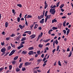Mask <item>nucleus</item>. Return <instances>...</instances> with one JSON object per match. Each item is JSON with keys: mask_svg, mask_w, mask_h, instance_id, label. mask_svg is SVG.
Here are the masks:
<instances>
[{"mask_svg": "<svg viewBox=\"0 0 73 73\" xmlns=\"http://www.w3.org/2000/svg\"><path fill=\"white\" fill-rule=\"evenodd\" d=\"M44 14H45V11H44L43 13V15H41L40 16H38V20H41V19L44 18Z\"/></svg>", "mask_w": 73, "mask_h": 73, "instance_id": "1", "label": "nucleus"}, {"mask_svg": "<svg viewBox=\"0 0 73 73\" xmlns=\"http://www.w3.org/2000/svg\"><path fill=\"white\" fill-rule=\"evenodd\" d=\"M1 52H2V53H5V52L6 51V49H5V47L2 48L1 49Z\"/></svg>", "mask_w": 73, "mask_h": 73, "instance_id": "2", "label": "nucleus"}, {"mask_svg": "<svg viewBox=\"0 0 73 73\" xmlns=\"http://www.w3.org/2000/svg\"><path fill=\"white\" fill-rule=\"evenodd\" d=\"M32 64L31 62H26L25 63V66H27L28 65H31Z\"/></svg>", "mask_w": 73, "mask_h": 73, "instance_id": "3", "label": "nucleus"}, {"mask_svg": "<svg viewBox=\"0 0 73 73\" xmlns=\"http://www.w3.org/2000/svg\"><path fill=\"white\" fill-rule=\"evenodd\" d=\"M44 19L43 18V19H42L40 21V23L41 24H44Z\"/></svg>", "mask_w": 73, "mask_h": 73, "instance_id": "4", "label": "nucleus"}, {"mask_svg": "<svg viewBox=\"0 0 73 73\" xmlns=\"http://www.w3.org/2000/svg\"><path fill=\"white\" fill-rule=\"evenodd\" d=\"M19 27L20 28V29H23L25 27V26L23 25H23H20L19 26Z\"/></svg>", "mask_w": 73, "mask_h": 73, "instance_id": "5", "label": "nucleus"}, {"mask_svg": "<svg viewBox=\"0 0 73 73\" xmlns=\"http://www.w3.org/2000/svg\"><path fill=\"white\" fill-rule=\"evenodd\" d=\"M28 54H29V55H32V54H34V53L33 52V51L32 50L29 51Z\"/></svg>", "mask_w": 73, "mask_h": 73, "instance_id": "6", "label": "nucleus"}, {"mask_svg": "<svg viewBox=\"0 0 73 73\" xmlns=\"http://www.w3.org/2000/svg\"><path fill=\"white\" fill-rule=\"evenodd\" d=\"M30 37L31 38V39L34 38L35 37H36V35H33L30 36Z\"/></svg>", "mask_w": 73, "mask_h": 73, "instance_id": "7", "label": "nucleus"}, {"mask_svg": "<svg viewBox=\"0 0 73 73\" xmlns=\"http://www.w3.org/2000/svg\"><path fill=\"white\" fill-rule=\"evenodd\" d=\"M27 53V51L25 50H23L21 52V54H26Z\"/></svg>", "mask_w": 73, "mask_h": 73, "instance_id": "8", "label": "nucleus"}, {"mask_svg": "<svg viewBox=\"0 0 73 73\" xmlns=\"http://www.w3.org/2000/svg\"><path fill=\"white\" fill-rule=\"evenodd\" d=\"M26 19H29V18H32V16L31 15H28L26 17Z\"/></svg>", "mask_w": 73, "mask_h": 73, "instance_id": "9", "label": "nucleus"}, {"mask_svg": "<svg viewBox=\"0 0 73 73\" xmlns=\"http://www.w3.org/2000/svg\"><path fill=\"white\" fill-rule=\"evenodd\" d=\"M54 11H56L55 8H54L53 9H51L50 10V13L52 12H54Z\"/></svg>", "mask_w": 73, "mask_h": 73, "instance_id": "10", "label": "nucleus"}, {"mask_svg": "<svg viewBox=\"0 0 73 73\" xmlns=\"http://www.w3.org/2000/svg\"><path fill=\"white\" fill-rule=\"evenodd\" d=\"M48 19V15H47L45 19L44 23H46L47 22V20Z\"/></svg>", "mask_w": 73, "mask_h": 73, "instance_id": "11", "label": "nucleus"}, {"mask_svg": "<svg viewBox=\"0 0 73 73\" xmlns=\"http://www.w3.org/2000/svg\"><path fill=\"white\" fill-rule=\"evenodd\" d=\"M55 22H57V20L56 19H54L53 20H52V23H54Z\"/></svg>", "mask_w": 73, "mask_h": 73, "instance_id": "12", "label": "nucleus"}, {"mask_svg": "<svg viewBox=\"0 0 73 73\" xmlns=\"http://www.w3.org/2000/svg\"><path fill=\"white\" fill-rule=\"evenodd\" d=\"M28 50H33V47H31L28 48Z\"/></svg>", "mask_w": 73, "mask_h": 73, "instance_id": "13", "label": "nucleus"}, {"mask_svg": "<svg viewBox=\"0 0 73 73\" xmlns=\"http://www.w3.org/2000/svg\"><path fill=\"white\" fill-rule=\"evenodd\" d=\"M8 23L7 22H6L5 23V27L6 28H7L8 27Z\"/></svg>", "mask_w": 73, "mask_h": 73, "instance_id": "14", "label": "nucleus"}, {"mask_svg": "<svg viewBox=\"0 0 73 73\" xmlns=\"http://www.w3.org/2000/svg\"><path fill=\"white\" fill-rule=\"evenodd\" d=\"M38 25L35 24V26L34 27V29H37V27H38Z\"/></svg>", "mask_w": 73, "mask_h": 73, "instance_id": "15", "label": "nucleus"}, {"mask_svg": "<svg viewBox=\"0 0 73 73\" xmlns=\"http://www.w3.org/2000/svg\"><path fill=\"white\" fill-rule=\"evenodd\" d=\"M23 63H20V65L19 66V68H21L22 67V66H23Z\"/></svg>", "mask_w": 73, "mask_h": 73, "instance_id": "16", "label": "nucleus"}, {"mask_svg": "<svg viewBox=\"0 0 73 73\" xmlns=\"http://www.w3.org/2000/svg\"><path fill=\"white\" fill-rule=\"evenodd\" d=\"M20 69L19 68H16V72H20Z\"/></svg>", "mask_w": 73, "mask_h": 73, "instance_id": "17", "label": "nucleus"}, {"mask_svg": "<svg viewBox=\"0 0 73 73\" xmlns=\"http://www.w3.org/2000/svg\"><path fill=\"white\" fill-rule=\"evenodd\" d=\"M25 40H26V37H24L22 38L21 40V41H25Z\"/></svg>", "mask_w": 73, "mask_h": 73, "instance_id": "18", "label": "nucleus"}, {"mask_svg": "<svg viewBox=\"0 0 73 73\" xmlns=\"http://www.w3.org/2000/svg\"><path fill=\"white\" fill-rule=\"evenodd\" d=\"M72 51H70V52L69 55L68 56V57H70L71 56H72Z\"/></svg>", "mask_w": 73, "mask_h": 73, "instance_id": "19", "label": "nucleus"}, {"mask_svg": "<svg viewBox=\"0 0 73 73\" xmlns=\"http://www.w3.org/2000/svg\"><path fill=\"white\" fill-rule=\"evenodd\" d=\"M12 13H13V15H16V12L15 11V10H12Z\"/></svg>", "mask_w": 73, "mask_h": 73, "instance_id": "20", "label": "nucleus"}, {"mask_svg": "<svg viewBox=\"0 0 73 73\" xmlns=\"http://www.w3.org/2000/svg\"><path fill=\"white\" fill-rule=\"evenodd\" d=\"M52 31H53V30L52 29H51L49 31H48V34L49 35H50L51 34V32H52Z\"/></svg>", "mask_w": 73, "mask_h": 73, "instance_id": "21", "label": "nucleus"}, {"mask_svg": "<svg viewBox=\"0 0 73 73\" xmlns=\"http://www.w3.org/2000/svg\"><path fill=\"white\" fill-rule=\"evenodd\" d=\"M64 6V4H62V5H61L59 7L61 9Z\"/></svg>", "mask_w": 73, "mask_h": 73, "instance_id": "22", "label": "nucleus"}, {"mask_svg": "<svg viewBox=\"0 0 73 73\" xmlns=\"http://www.w3.org/2000/svg\"><path fill=\"white\" fill-rule=\"evenodd\" d=\"M18 57H19V56H17L14 58L13 60H17V59Z\"/></svg>", "mask_w": 73, "mask_h": 73, "instance_id": "23", "label": "nucleus"}, {"mask_svg": "<svg viewBox=\"0 0 73 73\" xmlns=\"http://www.w3.org/2000/svg\"><path fill=\"white\" fill-rule=\"evenodd\" d=\"M17 5L20 8H21V7H22V5H21V4H18Z\"/></svg>", "mask_w": 73, "mask_h": 73, "instance_id": "24", "label": "nucleus"}, {"mask_svg": "<svg viewBox=\"0 0 73 73\" xmlns=\"http://www.w3.org/2000/svg\"><path fill=\"white\" fill-rule=\"evenodd\" d=\"M4 69V68L3 67L1 68H0V72H2Z\"/></svg>", "mask_w": 73, "mask_h": 73, "instance_id": "25", "label": "nucleus"}, {"mask_svg": "<svg viewBox=\"0 0 73 73\" xmlns=\"http://www.w3.org/2000/svg\"><path fill=\"white\" fill-rule=\"evenodd\" d=\"M11 46L12 47H13V48H15V46H15V45H13V44H12V43H11Z\"/></svg>", "mask_w": 73, "mask_h": 73, "instance_id": "26", "label": "nucleus"}, {"mask_svg": "<svg viewBox=\"0 0 73 73\" xmlns=\"http://www.w3.org/2000/svg\"><path fill=\"white\" fill-rule=\"evenodd\" d=\"M9 70H11L12 68V65H9Z\"/></svg>", "mask_w": 73, "mask_h": 73, "instance_id": "27", "label": "nucleus"}, {"mask_svg": "<svg viewBox=\"0 0 73 73\" xmlns=\"http://www.w3.org/2000/svg\"><path fill=\"white\" fill-rule=\"evenodd\" d=\"M59 49H60V45H58L57 47V48L56 50V51H58V50H59Z\"/></svg>", "mask_w": 73, "mask_h": 73, "instance_id": "28", "label": "nucleus"}, {"mask_svg": "<svg viewBox=\"0 0 73 73\" xmlns=\"http://www.w3.org/2000/svg\"><path fill=\"white\" fill-rule=\"evenodd\" d=\"M38 46L40 48H42V46H43V45H42L41 44H40L38 45Z\"/></svg>", "mask_w": 73, "mask_h": 73, "instance_id": "29", "label": "nucleus"}, {"mask_svg": "<svg viewBox=\"0 0 73 73\" xmlns=\"http://www.w3.org/2000/svg\"><path fill=\"white\" fill-rule=\"evenodd\" d=\"M58 65H59V66H61V62L59 60L58 62Z\"/></svg>", "mask_w": 73, "mask_h": 73, "instance_id": "30", "label": "nucleus"}, {"mask_svg": "<svg viewBox=\"0 0 73 73\" xmlns=\"http://www.w3.org/2000/svg\"><path fill=\"white\" fill-rule=\"evenodd\" d=\"M52 29L53 30H56L57 29V27H53L52 28Z\"/></svg>", "mask_w": 73, "mask_h": 73, "instance_id": "31", "label": "nucleus"}, {"mask_svg": "<svg viewBox=\"0 0 73 73\" xmlns=\"http://www.w3.org/2000/svg\"><path fill=\"white\" fill-rule=\"evenodd\" d=\"M11 37H15V36H16V35L14 34H12L11 35Z\"/></svg>", "mask_w": 73, "mask_h": 73, "instance_id": "32", "label": "nucleus"}, {"mask_svg": "<svg viewBox=\"0 0 73 73\" xmlns=\"http://www.w3.org/2000/svg\"><path fill=\"white\" fill-rule=\"evenodd\" d=\"M66 24V21H64V22L63 23V25L64 27H66V25H65Z\"/></svg>", "mask_w": 73, "mask_h": 73, "instance_id": "33", "label": "nucleus"}, {"mask_svg": "<svg viewBox=\"0 0 73 73\" xmlns=\"http://www.w3.org/2000/svg\"><path fill=\"white\" fill-rule=\"evenodd\" d=\"M22 71H25L26 70V69H25V67H22Z\"/></svg>", "mask_w": 73, "mask_h": 73, "instance_id": "34", "label": "nucleus"}, {"mask_svg": "<svg viewBox=\"0 0 73 73\" xmlns=\"http://www.w3.org/2000/svg\"><path fill=\"white\" fill-rule=\"evenodd\" d=\"M11 49V46H9L8 47L7 50H10Z\"/></svg>", "mask_w": 73, "mask_h": 73, "instance_id": "35", "label": "nucleus"}, {"mask_svg": "<svg viewBox=\"0 0 73 73\" xmlns=\"http://www.w3.org/2000/svg\"><path fill=\"white\" fill-rule=\"evenodd\" d=\"M42 59H38L37 61L38 62H41L42 61Z\"/></svg>", "mask_w": 73, "mask_h": 73, "instance_id": "36", "label": "nucleus"}, {"mask_svg": "<svg viewBox=\"0 0 73 73\" xmlns=\"http://www.w3.org/2000/svg\"><path fill=\"white\" fill-rule=\"evenodd\" d=\"M17 20L18 21V22H19L20 21V17H18L17 19Z\"/></svg>", "mask_w": 73, "mask_h": 73, "instance_id": "37", "label": "nucleus"}, {"mask_svg": "<svg viewBox=\"0 0 73 73\" xmlns=\"http://www.w3.org/2000/svg\"><path fill=\"white\" fill-rule=\"evenodd\" d=\"M12 63L13 65H15V64H16V61H15V60L14 61H13L12 62Z\"/></svg>", "mask_w": 73, "mask_h": 73, "instance_id": "38", "label": "nucleus"}, {"mask_svg": "<svg viewBox=\"0 0 73 73\" xmlns=\"http://www.w3.org/2000/svg\"><path fill=\"white\" fill-rule=\"evenodd\" d=\"M55 42L56 44V45H57V44H58V42L57 39L56 40V41Z\"/></svg>", "mask_w": 73, "mask_h": 73, "instance_id": "39", "label": "nucleus"}, {"mask_svg": "<svg viewBox=\"0 0 73 73\" xmlns=\"http://www.w3.org/2000/svg\"><path fill=\"white\" fill-rule=\"evenodd\" d=\"M1 45L2 46H4L5 45V43H4V42H1Z\"/></svg>", "mask_w": 73, "mask_h": 73, "instance_id": "40", "label": "nucleus"}, {"mask_svg": "<svg viewBox=\"0 0 73 73\" xmlns=\"http://www.w3.org/2000/svg\"><path fill=\"white\" fill-rule=\"evenodd\" d=\"M37 54L38 55H39V54H40V51L39 50V51H37Z\"/></svg>", "mask_w": 73, "mask_h": 73, "instance_id": "41", "label": "nucleus"}, {"mask_svg": "<svg viewBox=\"0 0 73 73\" xmlns=\"http://www.w3.org/2000/svg\"><path fill=\"white\" fill-rule=\"evenodd\" d=\"M47 13H48V11H46L45 13V14L44 15V16H45V17H46V16H47Z\"/></svg>", "mask_w": 73, "mask_h": 73, "instance_id": "42", "label": "nucleus"}, {"mask_svg": "<svg viewBox=\"0 0 73 73\" xmlns=\"http://www.w3.org/2000/svg\"><path fill=\"white\" fill-rule=\"evenodd\" d=\"M16 50H13L12 51H11V52L13 54L15 52Z\"/></svg>", "mask_w": 73, "mask_h": 73, "instance_id": "43", "label": "nucleus"}, {"mask_svg": "<svg viewBox=\"0 0 73 73\" xmlns=\"http://www.w3.org/2000/svg\"><path fill=\"white\" fill-rule=\"evenodd\" d=\"M27 34H28L29 35H31V31H28Z\"/></svg>", "mask_w": 73, "mask_h": 73, "instance_id": "44", "label": "nucleus"}, {"mask_svg": "<svg viewBox=\"0 0 73 73\" xmlns=\"http://www.w3.org/2000/svg\"><path fill=\"white\" fill-rule=\"evenodd\" d=\"M21 38V35H19L17 37V38L18 40H19V38Z\"/></svg>", "mask_w": 73, "mask_h": 73, "instance_id": "45", "label": "nucleus"}, {"mask_svg": "<svg viewBox=\"0 0 73 73\" xmlns=\"http://www.w3.org/2000/svg\"><path fill=\"white\" fill-rule=\"evenodd\" d=\"M50 39H47L46 40V42H48L49 40H50Z\"/></svg>", "mask_w": 73, "mask_h": 73, "instance_id": "46", "label": "nucleus"}, {"mask_svg": "<svg viewBox=\"0 0 73 73\" xmlns=\"http://www.w3.org/2000/svg\"><path fill=\"white\" fill-rule=\"evenodd\" d=\"M36 70H37L38 73H41V71L40 70L36 69Z\"/></svg>", "mask_w": 73, "mask_h": 73, "instance_id": "47", "label": "nucleus"}, {"mask_svg": "<svg viewBox=\"0 0 73 73\" xmlns=\"http://www.w3.org/2000/svg\"><path fill=\"white\" fill-rule=\"evenodd\" d=\"M34 60V58H32L30 59L29 60V61H33V60Z\"/></svg>", "mask_w": 73, "mask_h": 73, "instance_id": "48", "label": "nucleus"}, {"mask_svg": "<svg viewBox=\"0 0 73 73\" xmlns=\"http://www.w3.org/2000/svg\"><path fill=\"white\" fill-rule=\"evenodd\" d=\"M59 4H60V2H58L57 3V4H56V7H58V6L59 5Z\"/></svg>", "mask_w": 73, "mask_h": 73, "instance_id": "49", "label": "nucleus"}, {"mask_svg": "<svg viewBox=\"0 0 73 73\" xmlns=\"http://www.w3.org/2000/svg\"><path fill=\"white\" fill-rule=\"evenodd\" d=\"M56 49L55 48L54 49V50H53L52 51V52L53 53H54V52L56 51Z\"/></svg>", "mask_w": 73, "mask_h": 73, "instance_id": "50", "label": "nucleus"}, {"mask_svg": "<svg viewBox=\"0 0 73 73\" xmlns=\"http://www.w3.org/2000/svg\"><path fill=\"white\" fill-rule=\"evenodd\" d=\"M26 23H25V24L26 25H27V26H28V22H27V20L25 21Z\"/></svg>", "mask_w": 73, "mask_h": 73, "instance_id": "51", "label": "nucleus"}, {"mask_svg": "<svg viewBox=\"0 0 73 73\" xmlns=\"http://www.w3.org/2000/svg\"><path fill=\"white\" fill-rule=\"evenodd\" d=\"M50 17H51V15H48V19H49L50 18Z\"/></svg>", "mask_w": 73, "mask_h": 73, "instance_id": "52", "label": "nucleus"}, {"mask_svg": "<svg viewBox=\"0 0 73 73\" xmlns=\"http://www.w3.org/2000/svg\"><path fill=\"white\" fill-rule=\"evenodd\" d=\"M44 54H43L41 55V57H42V58H44Z\"/></svg>", "mask_w": 73, "mask_h": 73, "instance_id": "53", "label": "nucleus"}, {"mask_svg": "<svg viewBox=\"0 0 73 73\" xmlns=\"http://www.w3.org/2000/svg\"><path fill=\"white\" fill-rule=\"evenodd\" d=\"M21 47V48H23V47H24V45L23 44H21V46H20Z\"/></svg>", "mask_w": 73, "mask_h": 73, "instance_id": "54", "label": "nucleus"}, {"mask_svg": "<svg viewBox=\"0 0 73 73\" xmlns=\"http://www.w3.org/2000/svg\"><path fill=\"white\" fill-rule=\"evenodd\" d=\"M6 40L7 41H8V40H9V37L6 38Z\"/></svg>", "mask_w": 73, "mask_h": 73, "instance_id": "55", "label": "nucleus"}, {"mask_svg": "<svg viewBox=\"0 0 73 73\" xmlns=\"http://www.w3.org/2000/svg\"><path fill=\"white\" fill-rule=\"evenodd\" d=\"M63 32L64 34H66V31L65 30H63Z\"/></svg>", "mask_w": 73, "mask_h": 73, "instance_id": "56", "label": "nucleus"}, {"mask_svg": "<svg viewBox=\"0 0 73 73\" xmlns=\"http://www.w3.org/2000/svg\"><path fill=\"white\" fill-rule=\"evenodd\" d=\"M48 5H45L44 7L45 9H46V8H47V7H48Z\"/></svg>", "mask_w": 73, "mask_h": 73, "instance_id": "57", "label": "nucleus"}, {"mask_svg": "<svg viewBox=\"0 0 73 73\" xmlns=\"http://www.w3.org/2000/svg\"><path fill=\"white\" fill-rule=\"evenodd\" d=\"M56 7V5H54L52 7V8H51V9H53V8H55Z\"/></svg>", "mask_w": 73, "mask_h": 73, "instance_id": "58", "label": "nucleus"}, {"mask_svg": "<svg viewBox=\"0 0 73 73\" xmlns=\"http://www.w3.org/2000/svg\"><path fill=\"white\" fill-rule=\"evenodd\" d=\"M12 54H13L11 52L10 54L9 55V56H12Z\"/></svg>", "mask_w": 73, "mask_h": 73, "instance_id": "59", "label": "nucleus"}, {"mask_svg": "<svg viewBox=\"0 0 73 73\" xmlns=\"http://www.w3.org/2000/svg\"><path fill=\"white\" fill-rule=\"evenodd\" d=\"M69 32H70V29H68V30L67 31V33H69Z\"/></svg>", "mask_w": 73, "mask_h": 73, "instance_id": "60", "label": "nucleus"}, {"mask_svg": "<svg viewBox=\"0 0 73 73\" xmlns=\"http://www.w3.org/2000/svg\"><path fill=\"white\" fill-rule=\"evenodd\" d=\"M39 67H36L34 68V69H38Z\"/></svg>", "mask_w": 73, "mask_h": 73, "instance_id": "61", "label": "nucleus"}, {"mask_svg": "<svg viewBox=\"0 0 73 73\" xmlns=\"http://www.w3.org/2000/svg\"><path fill=\"white\" fill-rule=\"evenodd\" d=\"M46 58H44L43 59L42 61H45L46 60Z\"/></svg>", "mask_w": 73, "mask_h": 73, "instance_id": "62", "label": "nucleus"}, {"mask_svg": "<svg viewBox=\"0 0 73 73\" xmlns=\"http://www.w3.org/2000/svg\"><path fill=\"white\" fill-rule=\"evenodd\" d=\"M38 29H39V30H41V29H42V28H41V27H38Z\"/></svg>", "mask_w": 73, "mask_h": 73, "instance_id": "63", "label": "nucleus"}, {"mask_svg": "<svg viewBox=\"0 0 73 73\" xmlns=\"http://www.w3.org/2000/svg\"><path fill=\"white\" fill-rule=\"evenodd\" d=\"M33 27H34V25H33L30 26V28H31Z\"/></svg>", "mask_w": 73, "mask_h": 73, "instance_id": "64", "label": "nucleus"}]
</instances>
